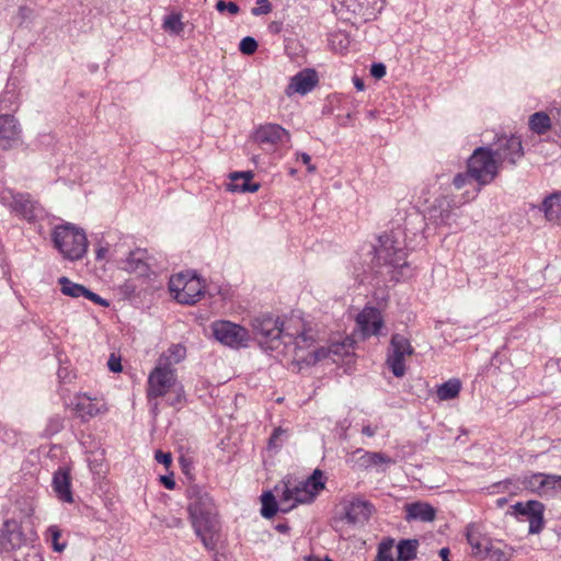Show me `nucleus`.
Here are the masks:
<instances>
[{
  "mask_svg": "<svg viewBox=\"0 0 561 561\" xmlns=\"http://www.w3.org/2000/svg\"><path fill=\"white\" fill-rule=\"evenodd\" d=\"M308 561H333V560L331 558H329V557H325L324 559H320V558H317V557H309Z\"/></svg>",
  "mask_w": 561,
  "mask_h": 561,
  "instance_id": "680f3d73",
  "label": "nucleus"
},
{
  "mask_svg": "<svg viewBox=\"0 0 561 561\" xmlns=\"http://www.w3.org/2000/svg\"><path fill=\"white\" fill-rule=\"evenodd\" d=\"M284 434H285V431L280 427L274 430L273 434L270 437V446H274V447L277 446L280 436Z\"/></svg>",
  "mask_w": 561,
  "mask_h": 561,
  "instance_id": "603ef678",
  "label": "nucleus"
},
{
  "mask_svg": "<svg viewBox=\"0 0 561 561\" xmlns=\"http://www.w3.org/2000/svg\"><path fill=\"white\" fill-rule=\"evenodd\" d=\"M64 427V421L60 416H54L49 420L47 432L53 435L58 433Z\"/></svg>",
  "mask_w": 561,
  "mask_h": 561,
  "instance_id": "c03bdc74",
  "label": "nucleus"
},
{
  "mask_svg": "<svg viewBox=\"0 0 561 561\" xmlns=\"http://www.w3.org/2000/svg\"><path fill=\"white\" fill-rule=\"evenodd\" d=\"M172 389L175 390V398L170 402L175 405L183 399V388L176 385V374L174 368H168L157 363L156 367L148 376L147 397L149 400L164 397Z\"/></svg>",
  "mask_w": 561,
  "mask_h": 561,
  "instance_id": "39448f33",
  "label": "nucleus"
},
{
  "mask_svg": "<svg viewBox=\"0 0 561 561\" xmlns=\"http://www.w3.org/2000/svg\"><path fill=\"white\" fill-rule=\"evenodd\" d=\"M515 516L529 522V534H539L543 528V505L538 501L518 502L512 506Z\"/></svg>",
  "mask_w": 561,
  "mask_h": 561,
  "instance_id": "ddd939ff",
  "label": "nucleus"
},
{
  "mask_svg": "<svg viewBox=\"0 0 561 561\" xmlns=\"http://www.w3.org/2000/svg\"><path fill=\"white\" fill-rule=\"evenodd\" d=\"M468 170L479 186L491 183L500 171V162L493 156L490 147H479L474 149L468 159Z\"/></svg>",
  "mask_w": 561,
  "mask_h": 561,
  "instance_id": "423d86ee",
  "label": "nucleus"
},
{
  "mask_svg": "<svg viewBox=\"0 0 561 561\" xmlns=\"http://www.w3.org/2000/svg\"><path fill=\"white\" fill-rule=\"evenodd\" d=\"M276 529L279 531V533H287L289 530V526L286 525V524H278L276 526Z\"/></svg>",
  "mask_w": 561,
  "mask_h": 561,
  "instance_id": "052dcab7",
  "label": "nucleus"
},
{
  "mask_svg": "<svg viewBox=\"0 0 561 561\" xmlns=\"http://www.w3.org/2000/svg\"><path fill=\"white\" fill-rule=\"evenodd\" d=\"M254 140L266 151L274 150L278 145L288 142L289 133L278 124H265L256 128Z\"/></svg>",
  "mask_w": 561,
  "mask_h": 561,
  "instance_id": "f8f14e48",
  "label": "nucleus"
},
{
  "mask_svg": "<svg viewBox=\"0 0 561 561\" xmlns=\"http://www.w3.org/2000/svg\"><path fill=\"white\" fill-rule=\"evenodd\" d=\"M353 82H354V85L355 88L358 90V91H363L365 89V84H364V81L358 78V77H354L353 78Z\"/></svg>",
  "mask_w": 561,
  "mask_h": 561,
  "instance_id": "13d9d810",
  "label": "nucleus"
},
{
  "mask_svg": "<svg viewBox=\"0 0 561 561\" xmlns=\"http://www.w3.org/2000/svg\"><path fill=\"white\" fill-rule=\"evenodd\" d=\"M524 484L527 489L541 496L550 495L557 486L561 488V476L538 472L526 477Z\"/></svg>",
  "mask_w": 561,
  "mask_h": 561,
  "instance_id": "dca6fc26",
  "label": "nucleus"
},
{
  "mask_svg": "<svg viewBox=\"0 0 561 561\" xmlns=\"http://www.w3.org/2000/svg\"><path fill=\"white\" fill-rule=\"evenodd\" d=\"M466 537L468 543L472 548V553L476 557H484L488 550V547H484L480 539V534L477 531L473 525L467 526Z\"/></svg>",
  "mask_w": 561,
  "mask_h": 561,
  "instance_id": "473e14b6",
  "label": "nucleus"
},
{
  "mask_svg": "<svg viewBox=\"0 0 561 561\" xmlns=\"http://www.w3.org/2000/svg\"><path fill=\"white\" fill-rule=\"evenodd\" d=\"M239 49L244 55H252L257 49V42L253 37L247 36L241 39Z\"/></svg>",
  "mask_w": 561,
  "mask_h": 561,
  "instance_id": "58836bf2",
  "label": "nucleus"
},
{
  "mask_svg": "<svg viewBox=\"0 0 561 561\" xmlns=\"http://www.w3.org/2000/svg\"><path fill=\"white\" fill-rule=\"evenodd\" d=\"M154 459L162 463L165 468H169L172 463V456L170 453H163L162 450H157L154 455Z\"/></svg>",
  "mask_w": 561,
  "mask_h": 561,
  "instance_id": "de8ad7c7",
  "label": "nucleus"
},
{
  "mask_svg": "<svg viewBox=\"0 0 561 561\" xmlns=\"http://www.w3.org/2000/svg\"><path fill=\"white\" fill-rule=\"evenodd\" d=\"M26 543V537L21 525L14 519H8L0 529V550L10 552Z\"/></svg>",
  "mask_w": 561,
  "mask_h": 561,
  "instance_id": "4468645a",
  "label": "nucleus"
},
{
  "mask_svg": "<svg viewBox=\"0 0 561 561\" xmlns=\"http://www.w3.org/2000/svg\"><path fill=\"white\" fill-rule=\"evenodd\" d=\"M318 83L317 72L312 69H306L304 71H299L295 75L286 89V94L288 96L299 93L307 94L310 92Z\"/></svg>",
  "mask_w": 561,
  "mask_h": 561,
  "instance_id": "a211bd4d",
  "label": "nucleus"
},
{
  "mask_svg": "<svg viewBox=\"0 0 561 561\" xmlns=\"http://www.w3.org/2000/svg\"><path fill=\"white\" fill-rule=\"evenodd\" d=\"M11 197V207L14 211L27 220H33L36 217V202L28 193H15Z\"/></svg>",
  "mask_w": 561,
  "mask_h": 561,
  "instance_id": "5701e85b",
  "label": "nucleus"
},
{
  "mask_svg": "<svg viewBox=\"0 0 561 561\" xmlns=\"http://www.w3.org/2000/svg\"><path fill=\"white\" fill-rule=\"evenodd\" d=\"M297 156V159L300 160L307 167L308 172L312 173L316 171V165L311 163V157L308 153L300 152Z\"/></svg>",
  "mask_w": 561,
  "mask_h": 561,
  "instance_id": "8fccbe9b",
  "label": "nucleus"
},
{
  "mask_svg": "<svg viewBox=\"0 0 561 561\" xmlns=\"http://www.w3.org/2000/svg\"><path fill=\"white\" fill-rule=\"evenodd\" d=\"M252 328L260 344L270 350L278 348L280 339L287 335L284 332V323L271 314L255 317L252 320Z\"/></svg>",
  "mask_w": 561,
  "mask_h": 561,
  "instance_id": "6e6552de",
  "label": "nucleus"
},
{
  "mask_svg": "<svg viewBox=\"0 0 561 561\" xmlns=\"http://www.w3.org/2000/svg\"><path fill=\"white\" fill-rule=\"evenodd\" d=\"M379 245L374 248L376 264L375 266H387L391 268V279H399L404 276V268L409 267L407 263V251L400 247L399 242L392 236L385 234L379 237Z\"/></svg>",
  "mask_w": 561,
  "mask_h": 561,
  "instance_id": "20e7f679",
  "label": "nucleus"
},
{
  "mask_svg": "<svg viewBox=\"0 0 561 561\" xmlns=\"http://www.w3.org/2000/svg\"><path fill=\"white\" fill-rule=\"evenodd\" d=\"M261 514L263 517L271 518L277 513L278 504L272 492L267 491L263 493L261 496Z\"/></svg>",
  "mask_w": 561,
  "mask_h": 561,
  "instance_id": "f704fd0d",
  "label": "nucleus"
},
{
  "mask_svg": "<svg viewBox=\"0 0 561 561\" xmlns=\"http://www.w3.org/2000/svg\"><path fill=\"white\" fill-rule=\"evenodd\" d=\"M188 514L193 529L207 550H214L219 537V522L213 499L203 488L187 489Z\"/></svg>",
  "mask_w": 561,
  "mask_h": 561,
  "instance_id": "f257e3e1",
  "label": "nucleus"
},
{
  "mask_svg": "<svg viewBox=\"0 0 561 561\" xmlns=\"http://www.w3.org/2000/svg\"><path fill=\"white\" fill-rule=\"evenodd\" d=\"M107 367L113 373H121L123 367L121 363V357L116 356L114 353L111 354L107 360Z\"/></svg>",
  "mask_w": 561,
  "mask_h": 561,
  "instance_id": "49530a36",
  "label": "nucleus"
},
{
  "mask_svg": "<svg viewBox=\"0 0 561 561\" xmlns=\"http://www.w3.org/2000/svg\"><path fill=\"white\" fill-rule=\"evenodd\" d=\"M124 268L129 273H136L139 276H145L149 272V265L146 262V252L137 249L129 253L125 261Z\"/></svg>",
  "mask_w": 561,
  "mask_h": 561,
  "instance_id": "393cba45",
  "label": "nucleus"
},
{
  "mask_svg": "<svg viewBox=\"0 0 561 561\" xmlns=\"http://www.w3.org/2000/svg\"><path fill=\"white\" fill-rule=\"evenodd\" d=\"M431 217L438 224L448 225L451 219L450 203L446 197L436 199V205L432 209Z\"/></svg>",
  "mask_w": 561,
  "mask_h": 561,
  "instance_id": "c85d7f7f",
  "label": "nucleus"
},
{
  "mask_svg": "<svg viewBox=\"0 0 561 561\" xmlns=\"http://www.w3.org/2000/svg\"><path fill=\"white\" fill-rule=\"evenodd\" d=\"M541 209L547 220L561 222V194H552L542 202Z\"/></svg>",
  "mask_w": 561,
  "mask_h": 561,
  "instance_id": "bb28decb",
  "label": "nucleus"
},
{
  "mask_svg": "<svg viewBox=\"0 0 561 561\" xmlns=\"http://www.w3.org/2000/svg\"><path fill=\"white\" fill-rule=\"evenodd\" d=\"M354 454L359 455V457L357 459V463L359 467H363V468L379 466L381 463H386V462L390 461V459L387 458L381 453L364 451L363 449H357Z\"/></svg>",
  "mask_w": 561,
  "mask_h": 561,
  "instance_id": "cd10ccee",
  "label": "nucleus"
},
{
  "mask_svg": "<svg viewBox=\"0 0 561 561\" xmlns=\"http://www.w3.org/2000/svg\"><path fill=\"white\" fill-rule=\"evenodd\" d=\"M211 331L217 341L233 348L245 346L249 340L247 329L227 320L213 322Z\"/></svg>",
  "mask_w": 561,
  "mask_h": 561,
  "instance_id": "9b49d317",
  "label": "nucleus"
},
{
  "mask_svg": "<svg viewBox=\"0 0 561 561\" xmlns=\"http://www.w3.org/2000/svg\"><path fill=\"white\" fill-rule=\"evenodd\" d=\"M53 490L57 499L64 503H73V494L71 491V476L67 468H59L53 474Z\"/></svg>",
  "mask_w": 561,
  "mask_h": 561,
  "instance_id": "6ab92c4d",
  "label": "nucleus"
},
{
  "mask_svg": "<svg viewBox=\"0 0 561 561\" xmlns=\"http://www.w3.org/2000/svg\"><path fill=\"white\" fill-rule=\"evenodd\" d=\"M84 298L93 301L94 304L99 305V306H102V307H108L110 306V302L102 298L101 296H99L98 294L91 291L89 288H87L85 290V294H84Z\"/></svg>",
  "mask_w": 561,
  "mask_h": 561,
  "instance_id": "a18cd8bd",
  "label": "nucleus"
},
{
  "mask_svg": "<svg viewBox=\"0 0 561 561\" xmlns=\"http://www.w3.org/2000/svg\"><path fill=\"white\" fill-rule=\"evenodd\" d=\"M186 356V348L182 344H172L165 352H163L157 363L168 368L181 363Z\"/></svg>",
  "mask_w": 561,
  "mask_h": 561,
  "instance_id": "a878e982",
  "label": "nucleus"
},
{
  "mask_svg": "<svg viewBox=\"0 0 561 561\" xmlns=\"http://www.w3.org/2000/svg\"><path fill=\"white\" fill-rule=\"evenodd\" d=\"M51 240L55 248L66 260L78 261L87 253L88 240L85 232L70 222L56 226L51 232Z\"/></svg>",
  "mask_w": 561,
  "mask_h": 561,
  "instance_id": "7ed1b4c3",
  "label": "nucleus"
},
{
  "mask_svg": "<svg viewBox=\"0 0 561 561\" xmlns=\"http://www.w3.org/2000/svg\"><path fill=\"white\" fill-rule=\"evenodd\" d=\"M373 513V505L363 500H354L346 507L344 519L348 524H363L370 517Z\"/></svg>",
  "mask_w": 561,
  "mask_h": 561,
  "instance_id": "4be33fe9",
  "label": "nucleus"
},
{
  "mask_svg": "<svg viewBox=\"0 0 561 561\" xmlns=\"http://www.w3.org/2000/svg\"><path fill=\"white\" fill-rule=\"evenodd\" d=\"M253 178L252 171L245 172H234L230 175L231 183L229 184V190L232 192H250L254 193L259 191V183H251Z\"/></svg>",
  "mask_w": 561,
  "mask_h": 561,
  "instance_id": "b1692460",
  "label": "nucleus"
},
{
  "mask_svg": "<svg viewBox=\"0 0 561 561\" xmlns=\"http://www.w3.org/2000/svg\"><path fill=\"white\" fill-rule=\"evenodd\" d=\"M160 481L168 490H173L175 486V481L172 476H161Z\"/></svg>",
  "mask_w": 561,
  "mask_h": 561,
  "instance_id": "864d4df0",
  "label": "nucleus"
},
{
  "mask_svg": "<svg viewBox=\"0 0 561 561\" xmlns=\"http://www.w3.org/2000/svg\"><path fill=\"white\" fill-rule=\"evenodd\" d=\"M324 489L322 472L316 469L306 480L297 481L293 478H286L280 484L275 486L279 497L282 512H288L297 504H308L313 502L321 490Z\"/></svg>",
  "mask_w": 561,
  "mask_h": 561,
  "instance_id": "f03ea898",
  "label": "nucleus"
},
{
  "mask_svg": "<svg viewBox=\"0 0 561 561\" xmlns=\"http://www.w3.org/2000/svg\"><path fill=\"white\" fill-rule=\"evenodd\" d=\"M172 526L181 527L182 526V520L180 518H174L173 522H172Z\"/></svg>",
  "mask_w": 561,
  "mask_h": 561,
  "instance_id": "e2e57ef3",
  "label": "nucleus"
},
{
  "mask_svg": "<svg viewBox=\"0 0 561 561\" xmlns=\"http://www.w3.org/2000/svg\"><path fill=\"white\" fill-rule=\"evenodd\" d=\"M489 147L501 165H515L524 156L522 140L515 135H501Z\"/></svg>",
  "mask_w": 561,
  "mask_h": 561,
  "instance_id": "9d476101",
  "label": "nucleus"
},
{
  "mask_svg": "<svg viewBox=\"0 0 561 561\" xmlns=\"http://www.w3.org/2000/svg\"><path fill=\"white\" fill-rule=\"evenodd\" d=\"M47 531L50 536L54 550L57 552L64 551V549L66 548V543L59 542V538L61 536V530L57 526L54 525V526H50Z\"/></svg>",
  "mask_w": 561,
  "mask_h": 561,
  "instance_id": "e433bc0d",
  "label": "nucleus"
},
{
  "mask_svg": "<svg viewBox=\"0 0 561 561\" xmlns=\"http://www.w3.org/2000/svg\"><path fill=\"white\" fill-rule=\"evenodd\" d=\"M163 26L165 30L180 34L183 31V23L178 14H170L164 19Z\"/></svg>",
  "mask_w": 561,
  "mask_h": 561,
  "instance_id": "c9c22d12",
  "label": "nucleus"
},
{
  "mask_svg": "<svg viewBox=\"0 0 561 561\" xmlns=\"http://www.w3.org/2000/svg\"><path fill=\"white\" fill-rule=\"evenodd\" d=\"M506 503V499L502 497L497 500V505L503 506Z\"/></svg>",
  "mask_w": 561,
  "mask_h": 561,
  "instance_id": "0e129e2a",
  "label": "nucleus"
},
{
  "mask_svg": "<svg viewBox=\"0 0 561 561\" xmlns=\"http://www.w3.org/2000/svg\"><path fill=\"white\" fill-rule=\"evenodd\" d=\"M0 439L5 444L13 445L16 443V433L13 430H9L3 425H0Z\"/></svg>",
  "mask_w": 561,
  "mask_h": 561,
  "instance_id": "a19ab883",
  "label": "nucleus"
},
{
  "mask_svg": "<svg viewBox=\"0 0 561 561\" xmlns=\"http://www.w3.org/2000/svg\"><path fill=\"white\" fill-rule=\"evenodd\" d=\"M472 180H473V178L471 176L470 172L468 171L467 173H458L454 178L453 183L457 190H460V188L465 187L467 184H470Z\"/></svg>",
  "mask_w": 561,
  "mask_h": 561,
  "instance_id": "79ce46f5",
  "label": "nucleus"
},
{
  "mask_svg": "<svg viewBox=\"0 0 561 561\" xmlns=\"http://www.w3.org/2000/svg\"><path fill=\"white\" fill-rule=\"evenodd\" d=\"M257 7L252 8L251 13L255 16L268 14L272 11V5L268 0H256Z\"/></svg>",
  "mask_w": 561,
  "mask_h": 561,
  "instance_id": "ea45409f",
  "label": "nucleus"
},
{
  "mask_svg": "<svg viewBox=\"0 0 561 561\" xmlns=\"http://www.w3.org/2000/svg\"><path fill=\"white\" fill-rule=\"evenodd\" d=\"M216 9L219 12H224L225 10H228L231 14H237L240 11V8L234 2H225L224 0H219L216 3Z\"/></svg>",
  "mask_w": 561,
  "mask_h": 561,
  "instance_id": "37998d69",
  "label": "nucleus"
},
{
  "mask_svg": "<svg viewBox=\"0 0 561 561\" xmlns=\"http://www.w3.org/2000/svg\"><path fill=\"white\" fill-rule=\"evenodd\" d=\"M75 410L77 416L80 417L83 422H87L99 414L106 413L108 408L104 402H95L87 394H82L78 397Z\"/></svg>",
  "mask_w": 561,
  "mask_h": 561,
  "instance_id": "aec40b11",
  "label": "nucleus"
},
{
  "mask_svg": "<svg viewBox=\"0 0 561 561\" xmlns=\"http://www.w3.org/2000/svg\"><path fill=\"white\" fill-rule=\"evenodd\" d=\"M405 520H417L422 523H431L436 518V510L426 502L408 503L404 506Z\"/></svg>",
  "mask_w": 561,
  "mask_h": 561,
  "instance_id": "412c9836",
  "label": "nucleus"
},
{
  "mask_svg": "<svg viewBox=\"0 0 561 561\" xmlns=\"http://www.w3.org/2000/svg\"><path fill=\"white\" fill-rule=\"evenodd\" d=\"M356 324L363 337L378 335L383 325L381 312L374 307H365L356 317Z\"/></svg>",
  "mask_w": 561,
  "mask_h": 561,
  "instance_id": "2eb2a0df",
  "label": "nucleus"
},
{
  "mask_svg": "<svg viewBox=\"0 0 561 561\" xmlns=\"http://www.w3.org/2000/svg\"><path fill=\"white\" fill-rule=\"evenodd\" d=\"M449 552H450V551H449V548H447V547H444V548H442V549L439 550L438 554H439V557L442 558V561H444V560H449V559H448Z\"/></svg>",
  "mask_w": 561,
  "mask_h": 561,
  "instance_id": "bf43d9fd",
  "label": "nucleus"
},
{
  "mask_svg": "<svg viewBox=\"0 0 561 561\" xmlns=\"http://www.w3.org/2000/svg\"><path fill=\"white\" fill-rule=\"evenodd\" d=\"M169 289L174 298L184 305L197 302L204 295V285L195 275L179 273L170 278Z\"/></svg>",
  "mask_w": 561,
  "mask_h": 561,
  "instance_id": "0eeeda50",
  "label": "nucleus"
},
{
  "mask_svg": "<svg viewBox=\"0 0 561 561\" xmlns=\"http://www.w3.org/2000/svg\"><path fill=\"white\" fill-rule=\"evenodd\" d=\"M58 284L60 285V291L65 296H69L71 298L84 297L87 287H84L83 285L77 284L66 276L59 277Z\"/></svg>",
  "mask_w": 561,
  "mask_h": 561,
  "instance_id": "c756f323",
  "label": "nucleus"
},
{
  "mask_svg": "<svg viewBox=\"0 0 561 561\" xmlns=\"http://www.w3.org/2000/svg\"><path fill=\"white\" fill-rule=\"evenodd\" d=\"M328 354H329V352L324 347H321V348L317 350L314 352L316 360H320L322 358H325L328 356Z\"/></svg>",
  "mask_w": 561,
  "mask_h": 561,
  "instance_id": "4d7b16f0",
  "label": "nucleus"
},
{
  "mask_svg": "<svg viewBox=\"0 0 561 561\" xmlns=\"http://www.w3.org/2000/svg\"><path fill=\"white\" fill-rule=\"evenodd\" d=\"M529 127L533 131L542 135L551 127V121L545 112H537L529 118Z\"/></svg>",
  "mask_w": 561,
  "mask_h": 561,
  "instance_id": "72a5a7b5",
  "label": "nucleus"
},
{
  "mask_svg": "<svg viewBox=\"0 0 561 561\" xmlns=\"http://www.w3.org/2000/svg\"><path fill=\"white\" fill-rule=\"evenodd\" d=\"M15 561H44L43 556L36 550H30L22 559Z\"/></svg>",
  "mask_w": 561,
  "mask_h": 561,
  "instance_id": "3c124183",
  "label": "nucleus"
},
{
  "mask_svg": "<svg viewBox=\"0 0 561 561\" xmlns=\"http://www.w3.org/2000/svg\"><path fill=\"white\" fill-rule=\"evenodd\" d=\"M460 389L461 383L458 379H449L437 388V397L442 401L451 400L459 394Z\"/></svg>",
  "mask_w": 561,
  "mask_h": 561,
  "instance_id": "2f4dec72",
  "label": "nucleus"
},
{
  "mask_svg": "<svg viewBox=\"0 0 561 561\" xmlns=\"http://www.w3.org/2000/svg\"><path fill=\"white\" fill-rule=\"evenodd\" d=\"M370 75L376 79H381L386 76V66L381 62H375L370 67Z\"/></svg>",
  "mask_w": 561,
  "mask_h": 561,
  "instance_id": "09e8293b",
  "label": "nucleus"
},
{
  "mask_svg": "<svg viewBox=\"0 0 561 561\" xmlns=\"http://www.w3.org/2000/svg\"><path fill=\"white\" fill-rule=\"evenodd\" d=\"M362 433H363V435H365L367 437H373L377 433V426H371V425L367 424V425L363 426Z\"/></svg>",
  "mask_w": 561,
  "mask_h": 561,
  "instance_id": "5fc2aeb1",
  "label": "nucleus"
},
{
  "mask_svg": "<svg viewBox=\"0 0 561 561\" xmlns=\"http://www.w3.org/2000/svg\"><path fill=\"white\" fill-rule=\"evenodd\" d=\"M21 129L12 115H0V149L9 150L20 141Z\"/></svg>",
  "mask_w": 561,
  "mask_h": 561,
  "instance_id": "f3484780",
  "label": "nucleus"
},
{
  "mask_svg": "<svg viewBox=\"0 0 561 561\" xmlns=\"http://www.w3.org/2000/svg\"><path fill=\"white\" fill-rule=\"evenodd\" d=\"M377 559L378 561H394L392 557V540L379 545Z\"/></svg>",
  "mask_w": 561,
  "mask_h": 561,
  "instance_id": "4c0bfd02",
  "label": "nucleus"
},
{
  "mask_svg": "<svg viewBox=\"0 0 561 561\" xmlns=\"http://www.w3.org/2000/svg\"><path fill=\"white\" fill-rule=\"evenodd\" d=\"M413 353L414 348L407 336L399 333L392 334L386 363L396 377L404 376V359Z\"/></svg>",
  "mask_w": 561,
  "mask_h": 561,
  "instance_id": "1a4fd4ad",
  "label": "nucleus"
},
{
  "mask_svg": "<svg viewBox=\"0 0 561 561\" xmlns=\"http://www.w3.org/2000/svg\"><path fill=\"white\" fill-rule=\"evenodd\" d=\"M419 541L416 539H404L398 543V560L411 561L416 558Z\"/></svg>",
  "mask_w": 561,
  "mask_h": 561,
  "instance_id": "7c9ffc66",
  "label": "nucleus"
},
{
  "mask_svg": "<svg viewBox=\"0 0 561 561\" xmlns=\"http://www.w3.org/2000/svg\"><path fill=\"white\" fill-rule=\"evenodd\" d=\"M490 554L491 557L495 558L496 560H501L504 557V552L501 549H494V548H488L485 556Z\"/></svg>",
  "mask_w": 561,
  "mask_h": 561,
  "instance_id": "6e6d98bb",
  "label": "nucleus"
}]
</instances>
